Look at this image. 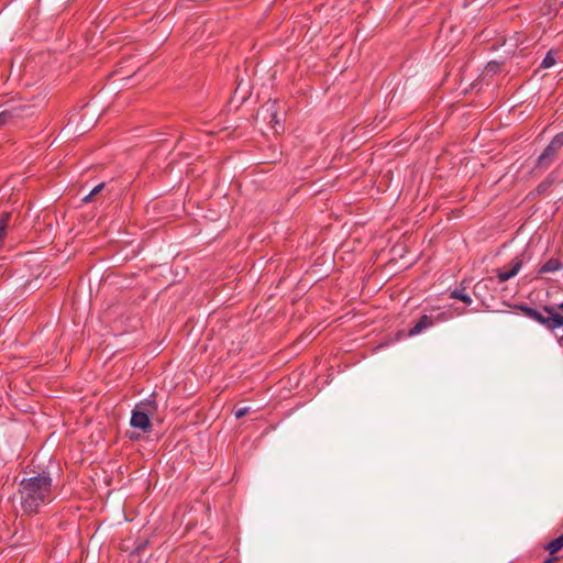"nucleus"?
I'll list each match as a JSON object with an SVG mask.
<instances>
[{
  "mask_svg": "<svg viewBox=\"0 0 563 563\" xmlns=\"http://www.w3.org/2000/svg\"><path fill=\"white\" fill-rule=\"evenodd\" d=\"M515 309L520 310L527 318L542 324L545 329L553 331V320L554 319V307L545 305L542 307V311H544L548 317L543 316L541 311L532 308L526 303H517L514 306Z\"/></svg>",
  "mask_w": 563,
  "mask_h": 563,
  "instance_id": "3",
  "label": "nucleus"
},
{
  "mask_svg": "<svg viewBox=\"0 0 563 563\" xmlns=\"http://www.w3.org/2000/svg\"><path fill=\"white\" fill-rule=\"evenodd\" d=\"M558 309L563 310V301L560 305H558Z\"/></svg>",
  "mask_w": 563,
  "mask_h": 563,
  "instance_id": "24",
  "label": "nucleus"
},
{
  "mask_svg": "<svg viewBox=\"0 0 563 563\" xmlns=\"http://www.w3.org/2000/svg\"><path fill=\"white\" fill-rule=\"evenodd\" d=\"M106 184L104 183H100L99 185L95 186L92 189H91V195L96 196L98 195L99 192L102 191V189L104 188Z\"/></svg>",
  "mask_w": 563,
  "mask_h": 563,
  "instance_id": "21",
  "label": "nucleus"
},
{
  "mask_svg": "<svg viewBox=\"0 0 563 563\" xmlns=\"http://www.w3.org/2000/svg\"><path fill=\"white\" fill-rule=\"evenodd\" d=\"M563 267V264L560 258L552 257L548 260L540 268L538 269L539 275L549 274V273H555L561 271Z\"/></svg>",
  "mask_w": 563,
  "mask_h": 563,
  "instance_id": "9",
  "label": "nucleus"
},
{
  "mask_svg": "<svg viewBox=\"0 0 563 563\" xmlns=\"http://www.w3.org/2000/svg\"><path fill=\"white\" fill-rule=\"evenodd\" d=\"M563 147V133H558L553 136L550 143L545 146L543 152L538 156L533 170H545L548 169L553 161L555 159L558 153Z\"/></svg>",
  "mask_w": 563,
  "mask_h": 563,
  "instance_id": "2",
  "label": "nucleus"
},
{
  "mask_svg": "<svg viewBox=\"0 0 563 563\" xmlns=\"http://www.w3.org/2000/svg\"><path fill=\"white\" fill-rule=\"evenodd\" d=\"M556 560H558L556 556H551V558L545 559L543 563H553Z\"/></svg>",
  "mask_w": 563,
  "mask_h": 563,
  "instance_id": "23",
  "label": "nucleus"
},
{
  "mask_svg": "<svg viewBox=\"0 0 563 563\" xmlns=\"http://www.w3.org/2000/svg\"><path fill=\"white\" fill-rule=\"evenodd\" d=\"M4 111L11 122V125H16L20 120L29 118L34 113L33 107L26 104L12 106L4 109Z\"/></svg>",
  "mask_w": 563,
  "mask_h": 563,
  "instance_id": "6",
  "label": "nucleus"
},
{
  "mask_svg": "<svg viewBox=\"0 0 563 563\" xmlns=\"http://www.w3.org/2000/svg\"><path fill=\"white\" fill-rule=\"evenodd\" d=\"M92 197L95 196L91 195V192H89L86 197L82 198V202H90L92 200Z\"/></svg>",
  "mask_w": 563,
  "mask_h": 563,
  "instance_id": "22",
  "label": "nucleus"
},
{
  "mask_svg": "<svg viewBox=\"0 0 563 563\" xmlns=\"http://www.w3.org/2000/svg\"><path fill=\"white\" fill-rule=\"evenodd\" d=\"M555 62H556L555 57L552 55V53L548 52V54L545 55V57L543 58V60L541 63V67L550 68L555 64Z\"/></svg>",
  "mask_w": 563,
  "mask_h": 563,
  "instance_id": "17",
  "label": "nucleus"
},
{
  "mask_svg": "<svg viewBox=\"0 0 563 563\" xmlns=\"http://www.w3.org/2000/svg\"><path fill=\"white\" fill-rule=\"evenodd\" d=\"M449 320V313L439 312L437 310H432L429 314H422L413 324V327L408 331L409 336H415L420 334L421 332L432 328L433 325L445 322Z\"/></svg>",
  "mask_w": 563,
  "mask_h": 563,
  "instance_id": "4",
  "label": "nucleus"
},
{
  "mask_svg": "<svg viewBox=\"0 0 563 563\" xmlns=\"http://www.w3.org/2000/svg\"><path fill=\"white\" fill-rule=\"evenodd\" d=\"M11 218H12L11 212H2L0 214V249L2 247L3 240L7 235V231H8Z\"/></svg>",
  "mask_w": 563,
  "mask_h": 563,
  "instance_id": "11",
  "label": "nucleus"
},
{
  "mask_svg": "<svg viewBox=\"0 0 563 563\" xmlns=\"http://www.w3.org/2000/svg\"><path fill=\"white\" fill-rule=\"evenodd\" d=\"M157 408H158V406H157L154 394L150 395L146 399L140 401L134 407L135 410L143 411V412L147 413L148 418H152L155 415V412L157 411Z\"/></svg>",
  "mask_w": 563,
  "mask_h": 563,
  "instance_id": "8",
  "label": "nucleus"
},
{
  "mask_svg": "<svg viewBox=\"0 0 563 563\" xmlns=\"http://www.w3.org/2000/svg\"><path fill=\"white\" fill-rule=\"evenodd\" d=\"M53 479L46 472L38 473L20 482L21 506L25 514H36L42 505L51 503Z\"/></svg>",
  "mask_w": 563,
  "mask_h": 563,
  "instance_id": "1",
  "label": "nucleus"
},
{
  "mask_svg": "<svg viewBox=\"0 0 563 563\" xmlns=\"http://www.w3.org/2000/svg\"><path fill=\"white\" fill-rule=\"evenodd\" d=\"M450 297H451V298H453V299H457V300H460V301L464 302V303H465V305H467V306H470V305L473 302V300H472V298L470 297V295H467V294L465 292V288H464V287H463V288H456V289H454V290L451 292Z\"/></svg>",
  "mask_w": 563,
  "mask_h": 563,
  "instance_id": "12",
  "label": "nucleus"
},
{
  "mask_svg": "<svg viewBox=\"0 0 563 563\" xmlns=\"http://www.w3.org/2000/svg\"><path fill=\"white\" fill-rule=\"evenodd\" d=\"M258 117L267 122V124L274 130L275 133H282L284 131V125L282 124V119L278 112V104L276 101H267L264 103L258 112Z\"/></svg>",
  "mask_w": 563,
  "mask_h": 563,
  "instance_id": "5",
  "label": "nucleus"
},
{
  "mask_svg": "<svg viewBox=\"0 0 563 563\" xmlns=\"http://www.w3.org/2000/svg\"><path fill=\"white\" fill-rule=\"evenodd\" d=\"M563 548V533L553 539L552 541H550L545 547L544 549L547 551H549L550 554H554L556 552H559L561 549Z\"/></svg>",
  "mask_w": 563,
  "mask_h": 563,
  "instance_id": "13",
  "label": "nucleus"
},
{
  "mask_svg": "<svg viewBox=\"0 0 563 563\" xmlns=\"http://www.w3.org/2000/svg\"><path fill=\"white\" fill-rule=\"evenodd\" d=\"M496 272H497V277L499 279V283H505V282L509 280L510 278L515 277V274H512V272L510 269L505 271L503 268H499Z\"/></svg>",
  "mask_w": 563,
  "mask_h": 563,
  "instance_id": "16",
  "label": "nucleus"
},
{
  "mask_svg": "<svg viewBox=\"0 0 563 563\" xmlns=\"http://www.w3.org/2000/svg\"><path fill=\"white\" fill-rule=\"evenodd\" d=\"M130 424L132 428L140 429L145 433L152 430L151 418L147 417V413L135 409L132 410Z\"/></svg>",
  "mask_w": 563,
  "mask_h": 563,
  "instance_id": "7",
  "label": "nucleus"
},
{
  "mask_svg": "<svg viewBox=\"0 0 563 563\" xmlns=\"http://www.w3.org/2000/svg\"><path fill=\"white\" fill-rule=\"evenodd\" d=\"M554 183V179L551 175H549L544 180H542L536 188L537 192L539 195H543L545 194L550 188L551 186L553 185Z\"/></svg>",
  "mask_w": 563,
  "mask_h": 563,
  "instance_id": "14",
  "label": "nucleus"
},
{
  "mask_svg": "<svg viewBox=\"0 0 563 563\" xmlns=\"http://www.w3.org/2000/svg\"><path fill=\"white\" fill-rule=\"evenodd\" d=\"M4 125H11V122L8 119L5 111L3 110L0 112V128Z\"/></svg>",
  "mask_w": 563,
  "mask_h": 563,
  "instance_id": "19",
  "label": "nucleus"
},
{
  "mask_svg": "<svg viewBox=\"0 0 563 563\" xmlns=\"http://www.w3.org/2000/svg\"><path fill=\"white\" fill-rule=\"evenodd\" d=\"M250 408L247 407H243V408H239L236 411H235V417L238 419L244 417L247 412H249Z\"/></svg>",
  "mask_w": 563,
  "mask_h": 563,
  "instance_id": "20",
  "label": "nucleus"
},
{
  "mask_svg": "<svg viewBox=\"0 0 563 563\" xmlns=\"http://www.w3.org/2000/svg\"><path fill=\"white\" fill-rule=\"evenodd\" d=\"M553 320V330L560 328V327H563V314H560L559 312H556V310L554 309V319Z\"/></svg>",
  "mask_w": 563,
  "mask_h": 563,
  "instance_id": "18",
  "label": "nucleus"
},
{
  "mask_svg": "<svg viewBox=\"0 0 563 563\" xmlns=\"http://www.w3.org/2000/svg\"><path fill=\"white\" fill-rule=\"evenodd\" d=\"M523 254L522 255H518L516 257H514L510 262V271L512 272V274H515V276L519 273V271L521 269L522 265H523V258H522Z\"/></svg>",
  "mask_w": 563,
  "mask_h": 563,
  "instance_id": "15",
  "label": "nucleus"
},
{
  "mask_svg": "<svg viewBox=\"0 0 563 563\" xmlns=\"http://www.w3.org/2000/svg\"><path fill=\"white\" fill-rule=\"evenodd\" d=\"M494 283V279L492 277L489 278H483L479 282H477L473 287V294L476 298L483 299L486 291L489 288V285Z\"/></svg>",
  "mask_w": 563,
  "mask_h": 563,
  "instance_id": "10",
  "label": "nucleus"
}]
</instances>
